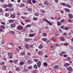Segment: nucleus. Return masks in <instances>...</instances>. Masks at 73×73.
Returning a JSON list of instances; mask_svg holds the SVG:
<instances>
[{
	"instance_id": "obj_1",
	"label": "nucleus",
	"mask_w": 73,
	"mask_h": 73,
	"mask_svg": "<svg viewBox=\"0 0 73 73\" xmlns=\"http://www.w3.org/2000/svg\"><path fill=\"white\" fill-rule=\"evenodd\" d=\"M23 28H24L23 27L20 25L17 26V29L18 31H19V30H22V29H23Z\"/></svg>"
},
{
	"instance_id": "obj_2",
	"label": "nucleus",
	"mask_w": 73,
	"mask_h": 73,
	"mask_svg": "<svg viewBox=\"0 0 73 73\" xmlns=\"http://www.w3.org/2000/svg\"><path fill=\"white\" fill-rule=\"evenodd\" d=\"M7 55L9 57V58H12L13 56H12V54L11 52H9L8 53Z\"/></svg>"
},
{
	"instance_id": "obj_3",
	"label": "nucleus",
	"mask_w": 73,
	"mask_h": 73,
	"mask_svg": "<svg viewBox=\"0 0 73 73\" xmlns=\"http://www.w3.org/2000/svg\"><path fill=\"white\" fill-rule=\"evenodd\" d=\"M37 65L38 68L40 67L41 65V61H39L38 63H37Z\"/></svg>"
},
{
	"instance_id": "obj_4",
	"label": "nucleus",
	"mask_w": 73,
	"mask_h": 73,
	"mask_svg": "<svg viewBox=\"0 0 73 73\" xmlns=\"http://www.w3.org/2000/svg\"><path fill=\"white\" fill-rule=\"evenodd\" d=\"M46 22L48 24V25L50 26H52V24L47 19H46Z\"/></svg>"
},
{
	"instance_id": "obj_5",
	"label": "nucleus",
	"mask_w": 73,
	"mask_h": 73,
	"mask_svg": "<svg viewBox=\"0 0 73 73\" xmlns=\"http://www.w3.org/2000/svg\"><path fill=\"white\" fill-rule=\"evenodd\" d=\"M43 53L42 52L40 51H38V54L39 55V56H41L42 54Z\"/></svg>"
},
{
	"instance_id": "obj_6",
	"label": "nucleus",
	"mask_w": 73,
	"mask_h": 73,
	"mask_svg": "<svg viewBox=\"0 0 73 73\" xmlns=\"http://www.w3.org/2000/svg\"><path fill=\"white\" fill-rule=\"evenodd\" d=\"M68 16L69 17V19H72L73 18V15L71 14H68Z\"/></svg>"
},
{
	"instance_id": "obj_7",
	"label": "nucleus",
	"mask_w": 73,
	"mask_h": 73,
	"mask_svg": "<svg viewBox=\"0 0 73 73\" xmlns=\"http://www.w3.org/2000/svg\"><path fill=\"white\" fill-rule=\"evenodd\" d=\"M67 70L69 71H72V68L71 67H69L67 68Z\"/></svg>"
},
{
	"instance_id": "obj_8",
	"label": "nucleus",
	"mask_w": 73,
	"mask_h": 73,
	"mask_svg": "<svg viewBox=\"0 0 73 73\" xmlns=\"http://www.w3.org/2000/svg\"><path fill=\"white\" fill-rule=\"evenodd\" d=\"M2 69L3 70H5L7 69V67H6V66H2Z\"/></svg>"
},
{
	"instance_id": "obj_9",
	"label": "nucleus",
	"mask_w": 73,
	"mask_h": 73,
	"mask_svg": "<svg viewBox=\"0 0 73 73\" xmlns=\"http://www.w3.org/2000/svg\"><path fill=\"white\" fill-rule=\"evenodd\" d=\"M64 10L66 12H70V10L68 9L65 8Z\"/></svg>"
},
{
	"instance_id": "obj_10",
	"label": "nucleus",
	"mask_w": 73,
	"mask_h": 73,
	"mask_svg": "<svg viewBox=\"0 0 73 73\" xmlns=\"http://www.w3.org/2000/svg\"><path fill=\"white\" fill-rule=\"evenodd\" d=\"M35 34H30L29 35V37H33L34 36V35H35Z\"/></svg>"
},
{
	"instance_id": "obj_11",
	"label": "nucleus",
	"mask_w": 73,
	"mask_h": 73,
	"mask_svg": "<svg viewBox=\"0 0 73 73\" xmlns=\"http://www.w3.org/2000/svg\"><path fill=\"white\" fill-rule=\"evenodd\" d=\"M34 68L35 69H37L38 68V66H37V65L36 64H35L34 65Z\"/></svg>"
},
{
	"instance_id": "obj_12",
	"label": "nucleus",
	"mask_w": 73,
	"mask_h": 73,
	"mask_svg": "<svg viewBox=\"0 0 73 73\" xmlns=\"http://www.w3.org/2000/svg\"><path fill=\"white\" fill-rule=\"evenodd\" d=\"M25 23H30L31 21L30 20H29L28 19H26L25 21Z\"/></svg>"
},
{
	"instance_id": "obj_13",
	"label": "nucleus",
	"mask_w": 73,
	"mask_h": 73,
	"mask_svg": "<svg viewBox=\"0 0 73 73\" xmlns=\"http://www.w3.org/2000/svg\"><path fill=\"white\" fill-rule=\"evenodd\" d=\"M11 26L12 28H15L16 27V25L15 23H13L11 24Z\"/></svg>"
},
{
	"instance_id": "obj_14",
	"label": "nucleus",
	"mask_w": 73,
	"mask_h": 73,
	"mask_svg": "<svg viewBox=\"0 0 73 73\" xmlns=\"http://www.w3.org/2000/svg\"><path fill=\"white\" fill-rule=\"evenodd\" d=\"M38 48L40 49H42V48H43V46H42V45L40 44V46H39L38 47Z\"/></svg>"
},
{
	"instance_id": "obj_15",
	"label": "nucleus",
	"mask_w": 73,
	"mask_h": 73,
	"mask_svg": "<svg viewBox=\"0 0 73 73\" xmlns=\"http://www.w3.org/2000/svg\"><path fill=\"white\" fill-rule=\"evenodd\" d=\"M27 3L28 4H32V0H28L27 1Z\"/></svg>"
},
{
	"instance_id": "obj_16",
	"label": "nucleus",
	"mask_w": 73,
	"mask_h": 73,
	"mask_svg": "<svg viewBox=\"0 0 73 73\" xmlns=\"http://www.w3.org/2000/svg\"><path fill=\"white\" fill-rule=\"evenodd\" d=\"M8 7V5L7 4H5L3 6V8H7Z\"/></svg>"
},
{
	"instance_id": "obj_17",
	"label": "nucleus",
	"mask_w": 73,
	"mask_h": 73,
	"mask_svg": "<svg viewBox=\"0 0 73 73\" xmlns=\"http://www.w3.org/2000/svg\"><path fill=\"white\" fill-rule=\"evenodd\" d=\"M8 7L9 8H12V5L11 4H9L8 5Z\"/></svg>"
},
{
	"instance_id": "obj_18",
	"label": "nucleus",
	"mask_w": 73,
	"mask_h": 73,
	"mask_svg": "<svg viewBox=\"0 0 73 73\" xmlns=\"http://www.w3.org/2000/svg\"><path fill=\"white\" fill-rule=\"evenodd\" d=\"M57 24L58 25V26H60V25H61V22H60V21H58L57 22Z\"/></svg>"
},
{
	"instance_id": "obj_19",
	"label": "nucleus",
	"mask_w": 73,
	"mask_h": 73,
	"mask_svg": "<svg viewBox=\"0 0 73 73\" xmlns=\"http://www.w3.org/2000/svg\"><path fill=\"white\" fill-rule=\"evenodd\" d=\"M10 33L11 34H12V35H15V32L14 31H10Z\"/></svg>"
},
{
	"instance_id": "obj_20",
	"label": "nucleus",
	"mask_w": 73,
	"mask_h": 73,
	"mask_svg": "<svg viewBox=\"0 0 73 73\" xmlns=\"http://www.w3.org/2000/svg\"><path fill=\"white\" fill-rule=\"evenodd\" d=\"M29 38H26L24 40V41L25 42H28L29 41Z\"/></svg>"
},
{
	"instance_id": "obj_21",
	"label": "nucleus",
	"mask_w": 73,
	"mask_h": 73,
	"mask_svg": "<svg viewBox=\"0 0 73 73\" xmlns=\"http://www.w3.org/2000/svg\"><path fill=\"white\" fill-rule=\"evenodd\" d=\"M19 64L20 65H23L24 64V62L23 61H21L19 63Z\"/></svg>"
},
{
	"instance_id": "obj_22",
	"label": "nucleus",
	"mask_w": 73,
	"mask_h": 73,
	"mask_svg": "<svg viewBox=\"0 0 73 73\" xmlns=\"http://www.w3.org/2000/svg\"><path fill=\"white\" fill-rule=\"evenodd\" d=\"M66 7H68V8H70L72 7L69 4L66 5Z\"/></svg>"
},
{
	"instance_id": "obj_23",
	"label": "nucleus",
	"mask_w": 73,
	"mask_h": 73,
	"mask_svg": "<svg viewBox=\"0 0 73 73\" xmlns=\"http://www.w3.org/2000/svg\"><path fill=\"white\" fill-rule=\"evenodd\" d=\"M11 18H15V15L13 14H11Z\"/></svg>"
},
{
	"instance_id": "obj_24",
	"label": "nucleus",
	"mask_w": 73,
	"mask_h": 73,
	"mask_svg": "<svg viewBox=\"0 0 73 73\" xmlns=\"http://www.w3.org/2000/svg\"><path fill=\"white\" fill-rule=\"evenodd\" d=\"M1 29H5V26L2 25L1 26Z\"/></svg>"
},
{
	"instance_id": "obj_25",
	"label": "nucleus",
	"mask_w": 73,
	"mask_h": 73,
	"mask_svg": "<svg viewBox=\"0 0 73 73\" xmlns=\"http://www.w3.org/2000/svg\"><path fill=\"white\" fill-rule=\"evenodd\" d=\"M15 70L17 71H20V69L19 68L17 67L16 68Z\"/></svg>"
},
{
	"instance_id": "obj_26",
	"label": "nucleus",
	"mask_w": 73,
	"mask_h": 73,
	"mask_svg": "<svg viewBox=\"0 0 73 73\" xmlns=\"http://www.w3.org/2000/svg\"><path fill=\"white\" fill-rule=\"evenodd\" d=\"M64 66L66 67V66H69V64L68 63H66V64H64Z\"/></svg>"
},
{
	"instance_id": "obj_27",
	"label": "nucleus",
	"mask_w": 73,
	"mask_h": 73,
	"mask_svg": "<svg viewBox=\"0 0 73 73\" xmlns=\"http://www.w3.org/2000/svg\"><path fill=\"white\" fill-rule=\"evenodd\" d=\"M60 39L61 41H64V38L63 37H60Z\"/></svg>"
},
{
	"instance_id": "obj_28",
	"label": "nucleus",
	"mask_w": 73,
	"mask_h": 73,
	"mask_svg": "<svg viewBox=\"0 0 73 73\" xmlns=\"http://www.w3.org/2000/svg\"><path fill=\"white\" fill-rule=\"evenodd\" d=\"M34 61H35V62H37L38 61V59H34Z\"/></svg>"
},
{
	"instance_id": "obj_29",
	"label": "nucleus",
	"mask_w": 73,
	"mask_h": 73,
	"mask_svg": "<svg viewBox=\"0 0 73 73\" xmlns=\"http://www.w3.org/2000/svg\"><path fill=\"white\" fill-rule=\"evenodd\" d=\"M60 22L62 23H64V22H65V20L64 19H61L60 20Z\"/></svg>"
},
{
	"instance_id": "obj_30",
	"label": "nucleus",
	"mask_w": 73,
	"mask_h": 73,
	"mask_svg": "<svg viewBox=\"0 0 73 73\" xmlns=\"http://www.w3.org/2000/svg\"><path fill=\"white\" fill-rule=\"evenodd\" d=\"M27 68L28 69H32V66H28Z\"/></svg>"
},
{
	"instance_id": "obj_31",
	"label": "nucleus",
	"mask_w": 73,
	"mask_h": 73,
	"mask_svg": "<svg viewBox=\"0 0 73 73\" xmlns=\"http://www.w3.org/2000/svg\"><path fill=\"white\" fill-rule=\"evenodd\" d=\"M69 29V28L67 27H66L64 28V29L65 30H66V31H68Z\"/></svg>"
},
{
	"instance_id": "obj_32",
	"label": "nucleus",
	"mask_w": 73,
	"mask_h": 73,
	"mask_svg": "<svg viewBox=\"0 0 73 73\" xmlns=\"http://www.w3.org/2000/svg\"><path fill=\"white\" fill-rule=\"evenodd\" d=\"M25 47L27 48V49H28L29 48V46H28V44H27L25 46Z\"/></svg>"
},
{
	"instance_id": "obj_33",
	"label": "nucleus",
	"mask_w": 73,
	"mask_h": 73,
	"mask_svg": "<svg viewBox=\"0 0 73 73\" xmlns=\"http://www.w3.org/2000/svg\"><path fill=\"white\" fill-rule=\"evenodd\" d=\"M9 13H5V17H8L9 16Z\"/></svg>"
},
{
	"instance_id": "obj_34",
	"label": "nucleus",
	"mask_w": 73,
	"mask_h": 73,
	"mask_svg": "<svg viewBox=\"0 0 73 73\" xmlns=\"http://www.w3.org/2000/svg\"><path fill=\"white\" fill-rule=\"evenodd\" d=\"M27 10L28 11H29L30 12H31V10H32V9L31 8H29L27 9Z\"/></svg>"
},
{
	"instance_id": "obj_35",
	"label": "nucleus",
	"mask_w": 73,
	"mask_h": 73,
	"mask_svg": "<svg viewBox=\"0 0 73 73\" xmlns=\"http://www.w3.org/2000/svg\"><path fill=\"white\" fill-rule=\"evenodd\" d=\"M33 20H34V21H36L37 20V18L36 17H34L33 18Z\"/></svg>"
},
{
	"instance_id": "obj_36",
	"label": "nucleus",
	"mask_w": 73,
	"mask_h": 73,
	"mask_svg": "<svg viewBox=\"0 0 73 73\" xmlns=\"http://www.w3.org/2000/svg\"><path fill=\"white\" fill-rule=\"evenodd\" d=\"M9 22L10 23H13V20H12V19L10 20L9 21Z\"/></svg>"
},
{
	"instance_id": "obj_37",
	"label": "nucleus",
	"mask_w": 73,
	"mask_h": 73,
	"mask_svg": "<svg viewBox=\"0 0 73 73\" xmlns=\"http://www.w3.org/2000/svg\"><path fill=\"white\" fill-rule=\"evenodd\" d=\"M26 27L27 28H29V27H31V24H29L26 25Z\"/></svg>"
},
{
	"instance_id": "obj_38",
	"label": "nucleus",
	"mask_w": 73,
	"mask_h": 73,
	"mask_svg": "<svg viewBox=\"0 0 73 73\" xmlns=\"http://www.w3.org/2000/svg\"><path fill=\"white\" fill-rule=\"evenodd\" d=\"M13 62L15 64H17V62L18 61L17 60H14L13 61Z\"/></svg>"
},
{
	"instance_id": "obj_39",
	"label": "nucleus",
	"mask_w": 73,
	"mask_h": 73,
	"mask_svg": "<svg viewBox=\"0 0 73 73\" xmlns=\"http://www.w3.org/2000/svg\"><path fill=\"white\" fill-rule=\"evenodd\" d=\"M27 62L29 64L30 63H32V62L31 61V60H28L27 61Z\"/></svg>"
},
{
	"instance_id": "obj_40",
	"label": "nucleus",
	"mask_w": 73,
	"mask_h": 73,
	"mask_svg": "<svg viewBox=\"0 0 73 73\" xmlns=\"http://www.w3.org/2000/svg\"><path fill=\"white\" fill-rule=\"evenodd\" d=\"M23 13L24 15H27L29 14V13H27L26 12H23Z\"/></svg>"
},
{
	"instance_id": "obj_41",
	"label": "nucleus",
	"mask_w": 73,
	"mask_h": 73,
	"mask_svg": "<svg viewBox=\"0 0 73 73\" xmlns=\"http://www.w3.org/2000/svg\"><path fill=\"white\" fill-rule=\"evenodd\" d=\"M9 10H10V11H11H11H13L14 10V9H13V8H11Z\"/></svg>"
},
{
	"instance_id": "obj_42",
	"label": "nucleus",
	"mask_w": 73,
	"mask_h": 73,
	"mask_svg": "<svg viewBox=\"0 0 73 73\" xmlns=\"http://www.w3.org/2000/svg\"><path fill=\"white\" fill-rule=\"evenodd\" d=\"M61 5H63V6H65L66 5V4H65V3H61Z\"/></svg>"
},
{
	"instance_id": "obj_43",
	"label": "nucleus",
	"mask_w": 73,
	"mask_h": 73,
	"mask_svg": "<svg viewBox=\"0 0 73 73\" xmlns=\"http://www.w3.org/2000/svg\"><path fill=\"white\" fill-rule=\"evenodd\" d=\"M40 12L42 13H45V11H44L43 10H41L40 11Z\"/></svg>"
},
{
	"instance_id": "obj_44",
	"label": "nucleus",
	"mask_w": 73,
	"mask_h": 73,
	"mask_svg": "<svg viewBox=\"0 0 73 73\" xmlns=\"http://www.w3.org/2000/svg\"><path fill=\"white\" fill-rule=\"evenodd\" d=\"M42 40L43 41H44V42H46V38H43L42 39Z\"/></svg>"
},
{
	"instance_id": "obj_45",
	"label": "nucleus",
	"mask_w": 73,
	"mask_h": 73,
	"mask_svg": "<svg viewBox=\"0 0 73 73\" xmlns=\"http://www.w3.org/2000/svg\"><path fill=\"white\" fill-rule=\"evenodd\" d=\"M32 2L33 4H35V3H36V1L35 0H33L32 1Z\"/></svg>"
},
{
	"instance_id": "obj_46",
	"label": "nucleus",
	"mask_w": 73,
	"mask_h": 73,
	"mask_svg": "<svg viewBox=\"0 0 73 73\" xmlns=\"http://www.w3.org/2000/svg\"><path fill=\"white\" fill-rule=\"evenodd\" d=\"M1 24H2L3 25H5V23L3 22H2L1 23Z\"/></svg>"
},
{
	"instance_id": "obj_47",
	"label": "nucleus",
	"mask_w": 73,
	"mask_h": 73,
	"mask_svg": "<svg viewBox=\"0 0 73 73\" xmlns=\"http://www.w3.org/2000/svg\"><path fill=\"white\" fill-rule=\"evenodd\" d=\"M36 16H38L39 14L38 13H36L34 14Z\"/></svg>"
},
{
	"instance_id": "obj_48",
	"label": "nucleus",
	"mask_w": 73,
	"mask_h": 73,
	"mask_svg": "<svg viewBox=\"0 0 73 73\" xmlns=\"http://www.w3.org/2000/svg\"><path fill=\"white\" fill-rule=\"evenodd\" d=\"M23 70H24L25 72H28V69H26L25 68L23 69Z\"/></svg>"
},
{
	"instance_id": "obj_49",
	"label": "nucleus",
	"mask_w": 73,
	"mask_h": 73,
	"mask_svg": "<svg viewBox=\"0 0 73 73\" xmlns=\"http://www.w3.org/2000/svg\"><path fill=\"white\" fill-rule=\"evenodd\" d=\"M21 19H26V17L24 16H22L21 17Z\"/></svg>"
},
{
	"instance_id": "obj_50",
	"label": "nucleus",
	"mask_w": 73,
	"mask_h": 73,
	"mask_svg": "<svg viewBox=\"0 0 73 73\" xmlns=\"http://www.w3.org/2000/svg\"><path fill=\"white\" fill-rule=\"evenodd\" d=\"M65 53H66V52H61V53H62V54H65Z\"/></svg>"
},
{
	"instance_id": "obj_51",
	"label": "nucleus",
	"mask_w": 73,
	"mask_h": 73,
	"mask_svg": "<svg viewBox=\"0 0 73 73\" xmlns=\"http://www.w3.org/2000/svg\"><path fill=\"white\" fill-rule=\"evenodd\" d=\"M60 28H61V29H64V26L62 25L60 27Z\"/></svg>"
},
{
	"instance_id": "obj_52",
	"label": "nucleus",
	"mask_w": 73,
	"mask_h": 73,
	"mask_svg": "<svg viewBox=\"0 0 73 73\" xmlns=\"http://www.w3.org/2000/svg\"><path fill=\"white\" fill-rule=\"evenodd\" d=\"M21 7H24L25 6V5H24V4L23 3H22L21 4Z\"/></svg>"
},
{
	"instance_id": "obj_53",
	"label": "nucleus",
	"mask_w": 73,
	"mask_h": 73,
	"mask_svg": "<svg viewBox=\"0 0 73 73\" xmlns=\"http://www.w3.org/2000/svg\"><path fill=\"white\" fill-rule=\"evenodd\" d=\"M67 59L68 60V61H70V57H67Z\"/></svg>"
},
{
	"instance_id": "obj_54",
	"label": "nucleus",
	"mask_w": 73,
	"mask_h": 73,
	"mask_svg": "<svg viewBox=\"0 0 73 73\" xmlns=\"http://www.w3.org/2000/svg\"><path fill=\"white\" fill-rule=\"evenodd\" d=\"M1 65H5V63L4 62H1Z\"/></svg>"
},
{
	"instance_id": "obj_55",
	"label": "nucleus",
	"mask_w": 73,
	"mask_h": 73,
	"mask_svg": "<svg viewBox=\"0 0 73 73\" xmlns=\"http://www.w3.org/2000/svg\"><path fill=\"white\" fill-rule=\"evenodd\" d=\"M33 73H37V70H35L33 71Z\"/></svg>"
},
{
	"instance_id": "obj_56",
	"label": "nucleus",
	"mask_w": 73,
	"mask_h": 73,
	"mask_svg": "<svg viewBox=\"0 0 73 73\" xmlns=\"http://www.w3.org/2000/svg\"><path fill=\"white\" fill-rule=\"evenodd\" d=\"M33 44H31L30 45V48H33Z\"/></svg>"
},
{
	"instance_id": "obj_57",
	"label": "nucleus",
	"mask_w": 73,
	"mask_h": 73,
	"mask_svg": "<svg viewBox=\"0 0 73 73\" xmlns=\"http://www.w3.org/2000/svg\"><path fill=\"white\" fill-rule=\"evenodd\" d=\"M54 67V68L55 69H58V66H55Z\"/></svg>"
},
{
	"instance_id": "obj_58",
	"label": "nucleus",
	"mask_w": 73,
	"mask_h": 73,
	"mask_svg": "<svg viewBox=\"0 0 73 73\" xmlns=\"http://www.w3.org/2000/svg\"><path fill=\"white\" fill-rule=\"evenodd\" d=\"M21 54L22 56H24V52H21Z\"/></svg>"
},
{
	"instance_id": "obj_59",
	"label": "nucleus",
	"mask_w": 73,
	"mask_h": 73,
	"mask_svg": "<svg viewBox=\"0 0 73 73\" xmlns=\"http://www.w3.org/2000/svg\"><path fill=\"white\" fill-rule=\"evenodd\" d=\"M64 46H68V43H65L64 44Z\"/></svg>"
},
{
	"instance_id": "obj_60",
	"label": "nucleus",
	"mask_w": 73,
	"mask_h": 73,
	"mask_svg": "<svg viewBox=\"0 0 73 73\" xmlns=\"http://www.w3.org/2000/svg\"><path fill=\"white\" fill-rule=\"evenodd\" d=\"M42 35L44 37L46 36V33H43L42 34Z\"/></svg>"
},
{
	"instance_id": "obj_61",
	"label": "nucleus",
	"mask_w": 73,
	"mask_h": 73,
	"mask_svg": "<svg viewBox=\"0 0 73 73\" xmlns=\"http://www.w3.org/2000/svg\"><path fill=\"white\" fill-rule=\"evenodd\" d=\"M63 56L64 57H68V55L66 54H64L63 55Z\"/></svg>"
},
{
	"instance_id": "obj_62",
	"label": "nucleus",
	"mask_w": 73,
	"mask_h": 73,
	"mask_svg": "<svg viewBox=\"0 0 73 73\" xmlns=\"http://www.w3.org/2000/svg\"><path fill=\"white\" fill-rule=\"evenodd\" d=\"M68 22H69V23H72V21L70 19H69L68 20Z\"/></svg>"
},
{
	"instance_id": "obj_63",
	"label": "nucleus",
	"mask_w": 73,
	"mask_h": 73,
	"mask_svg": "<svg viewBox=\"0 0 73 73\" xmlns=\"http://www.w3.org/2000/svg\"><path fill=\"white\" fill-rule=\"evenodd\" d=\"M5 11H9V9L8 8H7L5 9Z\"/></svg>"
},
{
	"instance_id": "obj_64",
	"label": "nucleus",
	"mask_w": 73,
	"mask_h": 73,
	"mask_svg": "<svg viewBox=\"0 0 73 73\" xmlns=\"http://www.w3.org/2000/svg\"><path fill=\"white\" fill-rule=\"evenodd\" d=\"M46 5H49V2L46 1Z\"/></svg>"
}]
</instances>
